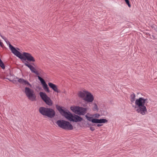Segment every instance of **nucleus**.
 Listing matches in <instances>:
<instances>
[{
  "instance_id": "nucleus-1",
  "label": "nucleus",
  "mask_w": 157,
  "mask_h": 157,
  "mask_svg": "<svg viewBox=\"0 0 157 157\" xmlns=\"http://www.w3.org/2000/svg\"><path fill=\"white\" fill-rule=\"evenodd\" d=\"M136 95L135 94L132 93L130 96V100L132 102L135 101V108L137 113L142 115L146 114L147 112L146 107L148 103V99L143 97H140L136 100Z\"/></svg>"
},
{
  "instance_id": "nucleus-2",
  "label": "nucleus",
  "mask_w": 157,
  "mask_h": 157,
  "mask_svg": "<svg viewBox=\"0 0 157 157\" xmlns=\"http://www.w3.org/2000/svg\"><path fill=\"white\" fill-rule=\"evenodd\" d=\"M9 47L12 52L21 59L25 60H27L29 62L35 61L34 58L30 53L23 52L21 54L11 44H9Z\"/></svg>"
},
{
  "instance_id": "nucleus-3",
  "label": "nucleus",
  "mask_w": 157,
  "mask_h": 157,
  "mask_svg": "<svg viewBox=\"0 0 157 157\" xmlns=\"http://www.w3.org/2000/svg\"><path fill=\"white\" fill-rule=\"evenodd\" d=\"M57 109L63 116L70 121L77 122L82 120V118L81 117L78 115L73 116L70 112L64 111L60 106H58Z\"/></svg>"
},
{
  "instance_id": "nucleus-4",
  "label": "nucleus",
  "mask_w": 157,
  "mask_h": 157,
  "mask_svg": "<svg viewBox=\"0 0 157 157\" xmlns=\"http://www.w3.org/2000/svg\"><path fill=\"white\" fill-rule=\"evenodd\" d=\"M78 95V97L88 102H91L94 100V97L92 94L85 90L79 91Z\"/></svg>"
},
{
  "instance_id": "nucleus-5",
  "label": "nucleus",
  "mask_w": 157,
  "mask_h": 157,
  "mask_svg": "<svg viewBox=\"0 0 157 157\" xmlns=\"http://www.w3.org/2000/svg\"><path fill=\"white\" fill-rule=\"evenodd\" d=\"M56 124L60 128L67 130H72L73 128L72 125L69 122L62 120H58Z\"/></svg>"
},
{
  "instance_id": "nucleus-6",
  "label": "nucleus",
  "mask_w": 157,
  "mask_h": 157,
  "mask_svg": "<svg viewBox=\"0 0 157 157\" xmlns=\"http://www.w3.org/2000/svg\"><path fill=\"white\" fill-rule=\"evenodd\" d=\"M37 71L38 74L36 75H37L38 78L40 81L44 89L46 92L49 93V90L47 85L44 79L40 77V76H43L44 75V71L40 69H38Z\"/></svg>"
},
{
  "instance_id": "nucleus-7",
  "label": "nucleus",
  "mask_w": 157,
  "mask_h": 157,
  "mask_svg": "<svg viewBox=\"0 0 157 157\" xmlns=\"http://www.w3.org/2000/svg\"><path fill=\"white\" fill-rule=\"evenodd\" d=\"M86 119L89 121L95 123H105L108 122V120L105 119H94L93 114L87 113L85 116Z\"/></svg>"
},
{
  "instance_id": "nucleus-8",
  "label": "nucleus",
  "mask_w": 157,
  "mask_h": 157,
  "mask_svg": "<svg viewBox=\"0 0 157 157\" xmlns=\"http://www.w3.org/2000/svg\"><path fill=\"white\" fill-rule=\"evenodd\" d=\"M71 109L74 113L79 115L85 114L86 111V108L77 106H72Z\"/></svg>"
},
{
  "instance_id": "nucleus-9",
  "label": "nucleus",
  "mask_w": 157,
  "mask_h": 157,
  "mask_svg": "<svg viewBox=\"0 0 157 157\" xmlns=\"http://www.w3.org/2000/svg\"><path fill=\"white\" fill-rule=\"evenodd\" d=\"M25 92L28 98L32 101L34 100L36 98V96L34 94L33 91L28 87H25Z\"/></svg>"
},
{
  "instance_id": "nucleus-10",
  "label": "nucleus",
  "mask_w": 157,
  "mask_h": 157,
  "mask_svg": "<svg viewBox=\"0 0 157 157\" xmlns=\"http://www.w3.org/2000/svg\"><path fill=\"white\" fill-rule=\"evenodd\" d=\"M40 95L42 99L48 105H51L52 103L51 100L48 97L46 94L44 92H40Z\"/></svg>"
},
{
  "instance_id": "nucleus-11",
  "label": "nucleus",
  "mask_w": 157,
  "mask_h": 157,
  "mask_svg": "<svg viewBox=\"0 0 157 157\" xmlns=\"http://www.w3.org/2000/svg\"><path fill=\"white\" fill-rule=\"evenodd\" d=\"M18 82L21 84H22L26 86H27L32 87L31 85L26 80L24 79L20 78L18 80Z\"/></svg>"
},
{
  "instance_id": "nucleus-12",
  "label": "nucleus",
  "mask_w": 157,
  "mask_h": 157,
  "mask_svg": "<svg viewBox=\"0 0 157 157\" xmlns=\"http://www.w3.org/2000/svg\"><path fill=\"white\" fill-rule=\"evenodd\" d=\"M49 86L55 92L59 93L60 92V90L58 89V86L51 82L48 83Z\"/></svg>"
},
{
  "instance_id": "nucleus-13",
  "label": "nucleus",
  "mask_w": 157,
  "mask_h": 157,
  "mask_svg": "<svg viewBox=\"0 0 157 157\" xmlns=\"http://www.w3.org/2000/svg\"><path fill=\"white\" fill-rule=\"evenodd\" d=\"M25 65L28 67L30 70L32 72L36 74H38L37 71L32 65L28 63V62L25 63Z\"/></svg>"
},
{
  "instance_id": "nucleus-14",
  "label": "nucleus",
  "mask_w": 157,
  "mask_h": 157,
  "mask_svg": "<svg viewBox=\"0 0 157 157\" xmlns=\"http://www.w3.org/2000/svg\"><path fill=\"white\" fill-rule=\"evenodd\" d=\"M47 111H48V112H47L46 116L50 118L54 117L55 115V112L53 109L48 108Z\"/></svg>"
},
{
  "instance_id": "nucleus-15",
  "label": "nucleus",
  "mask_w": 157,
  "mask_h": 157,
  "mask_svg": "<svg viewBox=\"0 0 157 157\" xmlns=\"http://www.w3.org/2000/svg\"><path fill=\"white\" fill-rule=\"evenodd\" d=\"M48 109L44 107H41L39 109V111L42 115L46 116L47 112H48Z\"/></svg>"
},
{
  "instance_id": "nucleus-16",
  "label": "nucleus",
  "mask_w": 157,
  "mask_h": 157,
  "mask_svg": "<svg viewBox=\"0 0 157 157\" xmlns=\"http://www.w3.org/2000/svg\"><path fill=\"white\" fill-rule=\"evenodd\" d=\"M94 119H98L99 118L100 115L98 113H95L93 114Z\"/></svg>"
},
{
  "instance_id": "nucleus-17",
  "label": "nucleus",
  "mask_w": 157,
  "mask_h": 157,
  "mask_svg": "<svg viewBox=\"0 0 157 157\" xmlns=\"http://www.w3.org/2000/svg\"><path fill=\"white\" fill-rule=\"evenodd\" d=\"M91 126V124L89 122H87V123L85 125H83V126L84 127L86 128L87 127H89Z\"/></svg>"
},
{
  "instance_id": "nucleus-18",
  "label": "nucleus",
  "mask_w": 157,
  "mask_h": 157,
  "mask_svg": "<svg viewBox=\"0 0 157 157\" xmlns=\"http://www.w3.org/2000/svg\"><path fill=\"white\" fill-rule=\"evenodd\" d=\"M93 110L94 111H96L98 110V106L97 105L95 104H94V107L93 108Z\"/></svg>"
},
{
  "instance_id": "nucleus-19",
  "label": "nucleus",
  "mask_w": 157,
  "mask_h": 157,
  "mask_svg": "<svg viewBox=\"0 0 157 157\" xmlns=\"http://www.w3.org/2000/svg\"><path fill=\"white\" fill-rule=\"evenodd\" d=\"M125 2L126 3V4L128 5V7H130L131 5H130V4H129V1L128 0H125Z\"/></svg>"
},
{
  "instance_id": "nucleus-20",
  "label": "nucleus",
  "mask_w": 157,
  "mask_h": 157,
  "mask_svg": "<svg viewBox=\"0 0 157 157\" xmlns=\"http://www.w3.org/2000/svg\"><path fill=\"white\" fill-rule=\"evenodd\" d=\"M90 129L92 131H94V130L95 129L93 127H90Z\"/></svg>"
},
{
  "instance_id": "nucleus-21",
  "label": "nucleus",
  "mask_w": 157,
  "mask_h": 157,
  "mask_svg": "<svg viewBox=\"0 0 157 157\" xmlns=\"http://www.w3.org/2000/svg\"><path fill=\"white\" fill-rule=\"evenodd\" d=\"M101 125H102V124H98L97 125V126L98 127H99L101 126Z\"/></svg>"
},
{
  "instance_id": "nucleus-22",
  "label": "nucleus",
  "mask_w": 157,
  "mask_h": 157,
  "mask_svg": "<svg viewBox=\"0 0 157 157\" xmlns=\"http://www.w3.org/2000/svg\"><path fill=\"white\" fill-rule=\"evenodd\" d=\"M2 44H3L0 41V45L1 46H2Z\"/></svg>"
},
{
  "instance_id": "nucleus-23",
  "label": "nucleus",
  "mask_w": 157,
  "mask_h": 157,
  "mask_svg": "<svg viewBox=\"0 0 157 157\" xmlns=\"http://www.w3.org/2000/svg\"><path fill=\"white\" fill-rule=\"evenodd\" d=\"M17 49L18 50H19V48H17Z\"/></svg>"
}]
</instances>
